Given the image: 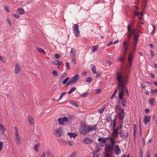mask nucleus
I'll return each mask as SVG.
<instances>
[{
    "label": "nucleus",
    "instance_id": "nucleus-15",
    "mask_svg": "<svg viewBox=\"0 0 157 157\" xmlns=\"http://www.w3.org/2000/svg\"><path fill=\"white\" fill-rule=\"evenodd\" d=\"M120 150L118 145H117L115 146L114 153L117 155H118L120 153Z\"/></svg>",
    "mask_w": 157,
    "mask_h": 157
},
{
    "label": "nucleus",
    "instance_id": "nucleus-12",
    "mask_svg": "<svg viewBox=\"0 0 157 157\" xmlns=\"http://www.w3.org/2000/svg\"><path fill=\"white\" fill-rule=\"evenodd\" d=\"M21 68L20 65L17 63L15 67V72L16 74H17L20 71Z\"/></svg>",
    "mask_w": 157,
    "mask_h": 157
},
{
    "label": "nucleus",
    "instance_id": "nucleus-26",
    "mask_svg": "<svg viewBox=\"0 0 157 157\" xmlns=\"http://www.w3.org/2000/svg\"><path fill=\"white\" fill-rule=\"evenodd\" d=\"M57 140H58L59 144L61 145H65L67 144V143L62 140L58 139Z\"/></svg>",
    "mask_w": 157,
    "mask_h": 157
},
{
    "label": "nucleus",
    "instance_id": "nucleus-43",
    "mask_svg": "<svg viewBox=\"0 0 157 157\" xmlns=\"http://www.w3.org/2000/svg\"><path fill=\"white\" fill-rule=\"evenodd\" d=\"M70 79V78L69 77H67L64 80V81L63 82V84H65Z\"/></svg>",
    "mask_w": 157,
    "mask_h": 157
},
{
    "label": "nucleus",
    "instance_id": "nucleus-6",
    "mask_svg": "<svg viewBox=\"0 0 157 157\" xmlns=\"http://www.w3.org/2000/svg\"><path fill=\"white\" fill-rule=\"evenodd\" d=\"M110 147V145L109 144H107L105 145L104 149L105 152L104 153L105 157H109L110 155L108 153L109 152V150Z\"/></svg>",
    "mask_w": 157,
    "mask_h": 157
},
{
    "label": "nucleus",
    "instance_id": "nucleus-8",
    "mask_svg": "<svg viewBox=\"0 0 157 157\" xmlns=\"http://www.w3.org/2000/svg\"><path fill=\"white\" fill-rule=\"evenodd\" d=\"M113 130V132L111 134V136L113 137L115 139L118 137V129L117 128L116 129H112Z\"/></svg>",
    "mask_w": 157,
    "mask_h": 157
},
{
    "label": "nucleus",
    "instance_id": "nucleus-44",
    "mask_svg": "<svg viewBox=\"0 0 157 157\" xmlns=\"http://www.w3.org/2000/svg\"><path fill=\"white\" fill-rule=\"evenodd\" d=\"M15 143L18 145L20 144L21 143V140L20 139H17V140H15Z\"/></svg>",
    "mask_w": 157,
    "mask_h": 157
},
{
    "label": "nucleus",
    "instance_id": "nucleus-50",
    "mask_svg": "<svg viewBox=\"0 0 157 157\" xmlns=\"http://www.w3.org/2000/svg\"><path fill=\"white\" fill-rule=\"evenodd\" d=\"M62 119L63 120V123L64 122H68V120L69 119L67 117H64L63 118H62Z\"/></svg>",
    "mask_w": 157,
    "mask_h": 157
},
{
    "label": "nucleus",
    "instance_id": "nucleus-29",
    "mask_svg": "<svg viewBox=\"0 0 157 157\" xmlns=\"http://www.w3.org/2000/svg\"><path fill=\"white\" fill-rule=\"evenodd\" d=\"M106 107L105 105H104L101 107V108L98 110V112L100 113H102L104 111Z\"/></svg>",
    "mask_w": 157,
    "mask_h": 157
},
{
    "label": "nucleus",
    "instance_id": "nucleus-62",
    "mask_svg": "<svg viewBox=\"0 0 157 157\" xmlns=\"http://www.w3.org/2000/svg\"><path fill=\"white\" fill-rule=\"evenodd\" d=\"M138 36L137 35H134V40L136 41H137L138 40Z\"/></svg>",
    "mask_w": 157,
    "mask_h": 157
},
{
    "label": "nucleus",
    "instance_id": "nucleus-33",
    "mask_svg": "<svg viewBox=\"0 0 157 157\" xmlns=\"http://www.w3.org/2000/svg\"><path fill=\"white\" fill-rule=\"evenodd\" d=\"M58 121L59 122V124L61 125H63L64 124L63 121L62 119V118H59L58 119Z\"/></svg>",
    "mask_w": 157,
    "mask_h": 157
},
{
    "label": "nucleus",
    "instance_id": "nucleus-13",
    "mask_svg": "<svg viewBox=\"0 0 157 157\" xmlns=\"http://www.w3.org/2000/svg\"><path fill=\"white\" fill-rule=\"evenodd\" d=\"M133 55L132 53H130L129 54V56L128 58V60L130 67L132 66V59Z\"/></svg>",
    "mask_w": 157,
    "mask_h": 157
},
{
    "label": "nucleus",
    "instance_id": "nucleus-37",
    "mask_svg": "<svg viewBox=\"0 0 157 157\" xmlns=\"http://www.w3.org/2000/svg\"><path fill=\"white\" fill-rule=\"evenodd\" d=\"M40 144H37L35 145L34 149L36 151H38V148Z\"/></svg>",
    "mask_w": 157,
    "mask_h": 157
},
{
    "label": "nucleus",
    "instance_id": "nucleus-63",
    "mask_svg": "<svg viewBox=\"0 0 157 157\" xmlns=\"http://www.w3.org/2000/svg\"><path fill=\"white\" fill-rule=\"evenodd\" d=\"M150 53L151 56V57L153 58L154 56V53L152 50H150Z\"/></svg>",
    "mask_w": 157,
    "mask_h": 157
},
{
    "label": "nucleus",
    "instance_id": "nucleus-47",
    "mask_svg": "<svg viewBox=\"0 0 157 157\" xmlns=\"http://www.w3.org/2000/svg\"><path fill=\"white\" fill-rule=\"evenodd\" d=\"M92 80V78L90 77L87 78L86 80V81L88 83H89L91 82Z\"/></svg>",
    "mask_w": 157,
    "mask_h": 157
},
{
    "label": "nucleus",
    "instance_id": "nucleus-51",
    "mask_svg": "<svg viewBox=\"0 0 157 157\" xmlns=\"http://www.w3.org/2000/svg\"><path fill=\"white\" fill-rule=\"evenodd\" d=\"M136 124H134V127H133V128H134V129H133V131H134L133 134H134V136H135L136 133Z\"/></svg>",
    "mask_w": 157,
    "mask_h": 157
},
{
    "label": "nucleus",
    "instance_id": "nucleus-10",
    "mask_svg": "<svg viewBox=\"0 0 157 157\" xmlns=\"http://www.w3.org/2000/svg\"><path fill=\"white\" fill-rule=\"evenodd\" d=\"M83 142L86 144H90L93 141L89 138H86L84 139Z\"/></svg>",
    "mask_w": 157,
    "mask_h": 157
},
{
    "label": "nucleus",
    "instance_id": "nucleus-17",
    "mask_svg": "<svg viewBox=\"0 0 157 157\" xmlns=\"http://www.w3.org/2000/svg\"><path fill=\"white\" fill-rule=\"evenodd\" d=\"M119 134L120 135V136L121 138L124 137L125 138H127L129 136V133L128 132L126 133L125 135H124V133L122 131L120 132Z\"/></svg>",
    "mask_w": 157,
    "mask_h": 157
},
{
    "label": "nucleus",
    "instance_id": "nucleus-30",
    "mask_svg": "<svg viewBox=\"0 0 157 157\" xmlns=\"http://www.w3.org/2000/svg\"><path fill=\"white\" fill-rule=\"evenodd\" d=\"M91 67L92 68V71L94 74L96 73V67L94 65L91 64Z\"/></svg>",
    "mask_w": 157,
    "mask_h": 157
},
{
    "label": "nucleus",
    "instance_id": "nucleus-57",
    "mask_svg": "<svg viewBox=\"0 0 157 157\" xmlns=\"http://www.w3.org/2000/svg\"><path fill=\"white\" fill-rule=\"evenodd\" d=\"M66 66L67 67V69H70V64L69 62H67L66 63Z\"/></svg>",
    "mask_w": 157,
    "mask_h": 157
},
{
    "label": "nucleus",
    "instance_id": "nucleus-48",
    "mask_svg": "<svg viewBox=\"0 0 157 157\" xmlns=\"http://www.w3.org/2000/svg\"><path fill=\"white\" fill-rule=\"evenodd\" d=\"M66 94V92H64L62 93L61 94V95L60 96V97H59V98L58 99V100H61L62 98L63 95H64Z\"/></svg>",
    "mask_w": 157,
    "mask_h": 157
},
{
    "label": "nucleus",
    "instance_id": "nucleus-19",
    "mask_svg": "<svg viewBox=\"0 0 157 157\" xmlns=\"http://www.w3.org/2000/svg\"><path fill=\"white\" fill-rule=\"evenodd\" d=\"M151 117H148L147 115H145L144 118V122L145 124L147 123V122H149L150 121Z\"/></svg>",
    "mask_w": 157,
    "mask_h": 157
},
{
    "label": "nucleus",
    "instance_id": "nucleus-24",
    "mask_svg": "<svg viewBox=\"0 0 157 157\" xmlns=\"http://www.w3.org/2000/svg\"><path fill=\"white\" fill-rule=\"evenodd\" d=\"M68 135L70 137H73L74 138L77 136V134L75 133L68 132Z\"/></svg>",
    "mask_w": 157,
    "mask_h": 157
},
{
    "label": "nucleus",
    "instance_id": "nucleus-56",
    "mask_svg": "<svg viewBox=\"0 0 157 157\" xmlns=\"http://www.w3.org/2000/svg\"><path fill=\"white\" fill-rule=\"evenodd\" d=\"M154 99L153 98H151L149 100V102L150 103V104H152L154 102Z\"/></svg>",
    "mask_w": 157,
    "mask_h": 157
},
{
    "label": "nucleus",
    "instance_id": "nucleus-40",
    "mask_svg": "<svg viewBox=\"0 0 157 157\" xmlns=\"http://www.w3.org/2000/svg\"><path fill=\"white\" fill-rule=\"evenodd\" d=\"M71 103L72 105L75 107H78V104L76 102L71 101Z\"/></svg>",
    "mask_w": 157,
    "mask_h": 157
},
{
    "label": "nucleus",
    "instance_id": "nucleus-1",
    "mask_svg": "<svg viewBox=\"0 0 157 157\" xmlns=\"http://www.w3.org/2000/svg\"><path fill=\"white\" fill-rule=\"evenodd\" d=\"M128 71L127 70L117 72L116 73V79L118 82V86L119 88V92H124V85L128 81L127 75Z\"/></svg>",
    "mask_w": 157,
    "mask_h": 157
},
{
    "label": "nucleus",
    "instance_id": "nucleus-58",
    "mask_svg": "<svg viewBox=\"0 0 157 157\" xmlns=\"http://www.w3.org/2000/svg\"><path fill=\"white\" fill-rule=\"evenodd\" d=\"M111 119V116H109L107 117L106 121V122H109L110 121Z\"/></svg>",
    "mask_w": 157,
    "mask_h": 157
},
{
    "label": "nucleus",
    "instance_id": "nucleus-14",
    "mask_svg": "<svg viewBox=\"0 0 157 157\" xmlns=\"http://www.w3.org/2000/svg\"><path fill=\"white\" fill-rule=\"evenodd\" d=\"M124 67V63H123V62L122 63V65L121 66H120V69H121V71H117V72H119V71H126V70H127L128 71V75H127V78H128V76L129 74V68H128L127 67H126L125 68V69H123V67Z\"/></svg>",
    "mask_w": 157,
    "mask_h": 157
},
{
    "label": "nucleus",
    "instance_id": "nucleus-54",
    "mask_svg": "<svg viewBox=\"0 0 157 157\" xmlns=\"http://www.w3.org/2000/svg\"><path fill=\"white\" fill-rule=\"evenodd\" d=\"M3 144L2 142L0 141V151H1L3 149Z\"/></svg>",
    "mask_w": 157,
    "mask_h": 157
},
{
    "label": "nucleus",
    "instance_id": "nucleus-45",
    "mask_svg": "<svg viewBox=\"0 0 157 157\" xmlns=\"http://www.w3.org/2000/svg\"><path fill=\"white\" fill-rule=\"evenodd\" d=\"M151 92L150 93H151L152 94H153L154 93H155V94H157V90L155 89V90H154L152 89H151Z\"/></svg>",
    "mask_w": 157,
    "mask_h": 157
},
{
    "label": "nucleus",
    "instance_id": "nucleus-23",
    "mask_svg": "<svg viewBox=\"0 0 157 157\" xmlns=\"http://www.w3.org/2000/svg\"><path fill=\"white\" fill-rule=\"evenodd\" d=\"M98 140L99 142H100L104 144H105L107 142L105 139V138L102 137H100L98 138Z\"/></svg>",
    "mask_w": 157,
    "mask_h": 157
},
{
    "label": "nucleus",
    "instance_id": "nucleus-36",
    "mask_svg": "<svg viewBox=\"0 0 157 157\" xmlns=\"http://www.w3.org/2000/svg\"><path fill=\"white\" fill-rule=\"evenodd\" d=\"M89 93L88 92L83 93L80 96V97L85 98L88 95Z\"/></svg>",
    "mask_w": 157,
    "mask_h": 157
},
{
    "label": "nucleus",
    "instance_id": "nucleus-55",
    "mask_svg": "<svg viewBox=\"0 0 157 157\" xmlns=\"http://www.w3.org/2000/svg\"><path fill=\"white\" fill-rule=\"evenodd\" d=\"M52 74L53 75L56 77L57 76V72L56 71H54L52 72Z\"/></svg>",
    "mask_w": 157,
    "mask_h": 157
},
{
    "label": "nucleus",
    "instance_id": "nucleus-25",
    "mask_svg": "<svg viewBox=\"0 0 157 157\" xmlns=\"http://www.w3.org/2000/svg\"><path fill=\"white\" fill-rule=\"evenodd\" d=\"M110 142L111 143V144L114 145V144L116 143V141L115 140V139L113 137L110 136Z\"/></svg>",
    "mask_w": 157,
    "mask_h": 157
},
{
    "label": "nucleus",
    "instance_id": "nucleus-27",
    "mask_svg": "<svg viewBox=\"0 0 157 157\" xmlns=\"http://www.w3.org/2000/svg\"><path fill=\"white\" fill-rule=\"evenodd\" d=\"M95 151H93V154L95 155L101 150V149L98 147H97L95 148Z\"/></svg>",
    "mask_w": 157,
    "mask_h": 157
},
{
    "label": "nucleus",
    "instance_id": "nucleus-7",
    "mask_svg": "<svg viewBox=\"0 0 157 157\" xmlns=\"http://www.w3.org/2000/svg\"><path fill=\"white\" fill-rule=\"evenodd\" d=\"M79 78V75L77 74L72 78L69 81L71 84H75L76 83Z\"/></svg>",
    "mask_w": 157,
    "mask_h": 157
},
{
    "label": "nucleus",
    "instance_id": "nucleus-49",
    "mask_svg": "<svg viewBox=\"0 0 157 157\" xmlns=\"http://www.w3.org/2000/svg\"><path fill=\"white\" fill-rule=\"evenodd\" d=\"M37 49L39 52H43V53L45 52V51L43 49L40 48L38 47V48H37Z\"/></svg>",
    "mask_w": 157,
    "mask_h": 157
},
{
    "label": "nucleus",
    "instance_id": "nucleus-34",
    "mask_svg": "<svg viewBox=\"0 0 157 157\" xmlns=\"http://www.w3.org/2000/svg\"><path fill=\"white\" fill-rule=\"evenodd\" d=\"M67 75V73H64L62 75V76L60 77L59 78V80H62L64 77H65Z\"/></svg>",
    "mask_w": 157,
    "mask_h": 157
},
{
    "label": "nucleus",
    "instance_id": "nucleus-64",
    "mask_svg": "<svg viewBox=\"0 0 157 157\" xmlns=\"http://www.w3.org/2000/svg\"><path fill=\"white\" fill-rule=\"evenodd\" d=\"M131 26L132 27H133L134 25L135 22L133 21L132 20L131 21Z\"/></svg>",
    "mask_w": 157,
    "mask_h": 157
},
{
    "label": "nucleus",
    "instance_id": "nucleus-59",
    "mask_svg": "<svg viewBox=\"0 0 157 157\" xmlns=\"http://www.w3.org/2000/svg\"><path fill=\"white\" fill-rule=\"evenodd\" d=\"M101 89H97L96 90V92H95V94H97L99 93L101 91Z\"/></svg>",
    "mask_w": 157,
    "mask_h": 157
},
{
    "label": "nucleus",
    "instance_id": "nucleus-11",
    "mask_svg": "<svg viewBox=\"0 0 157 157\" xmlns=\"http://www.w3.org/2000/svg\"><path fill=\"white\" fill-rule=\"evenodd\" d=\"M76 50L74 48H71V51L70 52V56L71 57H76Z\"/></svg>",
    "mask_w": 157,
    "mask_h": 157
},
{
    "label": "nucleus",
    "instance_id": "nucleus-21",
    "mask_svg": "<svg viewBox=\"0 0 157 157\" xmlns=\"http://www.w3.org/2000/svg\"><path fill=\"white\" fill-rule=\"evenodd\" d=\"M134 15L135 16H139L140 15L141 16V17H139V18L140 19H142V18L143 17V16L144 15L143 13L142 12H140V13L138 12H136L134 13Z\"/></svg>",
    "mask_w": 157,
    "mask_h": 157
},
{
    "label": "nucleus",
    "instance_id": "nucleus-42",
    "mask_svg": "<svg viewBox=\"0 0 157 157\" xmlns=\"http://www.w3.org/2000/svg\"><path fill=\"white\" fill-rule=\"evenodd\" d=\"M15 140H17L18 139H20V136L18 134V133L16 132V133H15Z\"/></svg>",
    "mask_w": 157,
    "mask_h": 157
},
{
    "label": "nucleus",
    "instance_id": "nucleus-52",
    "mask_svg": "<svg viewBox=\"0 0 157 157\" xmlns=\"http://www.w3.org/2000/svg\"><path fill=\"white\" fill-rule=\"evenodd\" d=\"M76 155V152H73L68 157H75Z\"/></svg>",
    "mask_w": 157,
    "mask_h": 157
},
{
    "label": "nucleus",
    "instance_id": "nucleus-4",
    "mask_svg": "<svg viewBox=\"0 0 157 157\" xmlns=\"http://www.w3.org/2000/svg\"><path fill=\"white\" fill-rule=\"evenodd\" d=\"M88 129H87L86 125L83 124L82 125L79 130V132L80 134L84 135H86L87 133Z\"/></svg>",
    "mask_w": 157,
    "mask_h": 157
},
{
    "label": "nucleus",
    "instance_id": "nucleus-39",
    "mask_svg": "<svg viewBox=\"0 0 157 157\" xmlns=\"http://www.w3.org/2000/svg\"><path fill=\"white\" fill-rule=\"evenodd\" d=\"M76 90L75 88V87H73L71 88V89L68 92V94H70L71 93H72L74 91Z\"/></svg>",
    "mask_w": 157,
    "mask_h": 157
},
{
    "label": "nucleus",
    "instance_id": "nucleus-5",
    "mask_svg": "<svg viewBox=\"0 0 157 157\" xmlns=\"http://www.w3.org/2000/svg\"><path fill=\"white\" fill-rule=\"evenodd\" d=\"M73 30L75 37H79V31L78 26L77 24L74 25L72 27Z\"/></svg>",
    "mask_w": 157,
    "mask_h": 157
},
{
    "label": "nucleus",
    "instance_id": "nucleus-38",
    "mask_svg": "<svg viewBox=\"0 0 157 157\" xmlns=\"http://www.w3.org/2000/svg\"><path fill=\"white\" fill-rule=\"evenodd\" d=\"M147 1V0H144V1H143V2L142 6L144 7V8H145L146 6Z\"/></svg>",
    "mask_w": 157,
    "mask_h": 157
},
{
    "label": "nucleus",
    "instance_id": "nucleus-2",
    "mask_svg": "<svg viewBox=\"0 0 157 157\" xmlns=\"http://www.w3.org/2000/svg\"><path fill=\"white\" fill-rule=\"evenodd\" d=\"M127 29L128 31L127 37L128 38V40L127 42L126 40H124L123 42V50L124 52H126L128 51L129 47H130L129 41L130 38L132 35V31L131 30V27L130 25H128Z\"/></svg>",
    "mask_w": 157,
    "mask_h": 157
},
{
    "label": "nucleus",
    "instance_id": "nucleus-53",
    "mask_svg": "<svg viewBox=\"0 0 157 157\" xmlns=\"http://www.w3.org/2000/svg\"><path fill=\"white\" fill-rule=\"evenodd\" d=\"M116 125V120L115 119L114 120L113 122V128L112 129H116V128H115Z\"/></svg>",
    "mask_w": 157,
    "mask_h": 157
},
{
    "label": "nucleus",
    "instance_id": "nucleus-9",
    "mask_svg": "<svg viewBox=\"0 0 157 157\" xmlns=\"http://www.w3.org/2000/svg\"><path fill=\"white\" fill-rule=\"evenodd\" d=\"M120 113L119 114L120 120H123L124 117V113L123 109H119Z\"/></svg>",
    "mask_w": 157,
    "mask_h": 157
},
{
    "label": "nucleus",
    "instance_id": "nucleus-46",
    "mask_svg": "<svg viewBox=\"0 0 157 157\" xmlns=\"http://www.w3.org/2000/svg\"><path fill=\"white\" fill-rule=\"evenodd\" d=\"M152 26L153 27V31H152V32H151V34L152 35H153L154 34L155 31V30L156 29V28H155V26L154 25H152Z\"/></svg>",
    "mask_w": 157,
    "mask_h": 157
},
{
    "label": "nucleus",
    "instance_id": "nucleus-16",
    "mask_svg": "<svg viewBox=\"0 0 157 157\" xmlns=\"http://www.w3.org/2000/svg\"><path fill=\"white\" fill-rule=\"evenodd\" d=\"M97 124H95L94 126H87V129L88 131V132H90L92 130H95L97 129V128L96 127Z\"/></svg>",
    "mask_w": 157,
    "mask_h": 157
},
{
    "label": "nucleus",
    "instance_id": "nucleus-35",
    "mask_svg": "<svg viewBox=\"0 0 157 157\" xmlns=\"http://www.w3.org/2000/svg\"><path fill=\"white\" fill-rule=\"evenodd\" d=\"M98 48V47L97 45L94 46L92 47L91 50L92 51H95L97 50Z\"/></svg>",
    "mask_w": 157,
    "mask_h": 157
},
{
    "label": "nucleus",
    "instance_id": "nucleus-61",
    "mask_svg": "<svg viewBox=\"0 0 157 157\" xmlns=\"http://www.w3.org/2000/svg\"><path fill=\"white\" fill-rule=\"evenodd\" d=\"M54 56L56 59H59L60 57V56L58 54H56Z\"/></svg>",
    "mask_w": 157,
    "mask_h": 157
},
{
    "label": "nucleus",
    "instance_id": "nucleus-3",
    "mask_svg": "<svg viewBox=\"0 0 157 157\" xmlns=\"http://www.w3.org/2000/svg\"><path fill=\"white\" fill-rule=\"evenodd\" d=\"M62 127H59L57 130L55 129L53 133L57 137H59L63 134Z\"/></svg>",
    "mask_w": 157,
    "mask_h": 157
},
{
    "label": "nucleus",
    "instance_id": "nucleus-60",
    "mask_svg": "<svg viewBox=\"0 0 157 157\" xmlns=\"http://www.w3.org/2000/svg\"><path fill=\"white\" fill-rule=\"evenodd\" d=\"M13 16L15 17L16 18H19L20 17V16L17 14H14L13 15Z\"/></svg>",
    "mask_w": 157,
    "mask_h": 157
},
{
    "label": "nucleus",
    "instance_id": "nucleus-32",
    "mask_svg": "<svg viewBox=\"0 0 157 157\" xmlns=\"http://www.w3.org/2000/svg\"><path fill=\"white\" fill-rule=\"evenodd\" d=\"M53 63L56 65H60L61 64V62H60L59 60H55L53 62Z\"/></svg>",
    "mask_w": 157,
    "mask_h": 157
},
{
    "label": "nucleus",
    "instance_id": "nucleus-41",
    "mask_svg": "<svg viewBox=\"0 0 157 157\" xmlns=\"http://www.w3.org/2000/svg\"><path fill=\"white\" fill-rule=\"evenodd\" d=\"M46 155L48 157H51L52 156V153L50 151H48L46 153Z\"/></svg>",
    "mask_w": 157,
    "mask_h": 157
},
{
    "label": "nucleus",
    "instance_id": "nucleus-18",
    "mask_svg": "<svg viewBox=\"0 0 157 157\" xmlns=\"http://www.w3.org/2000/svg\"><path fill=\"white\" fill-rule=\"evenodd\" d=\"M17 12L20 15H22L24 13L25 11L22 8H20L17 10Z\"/></svg>",
    "mask_w": 157,
    "mask_h": 157
},
{
    "label": "nucleus",
    "instance_id": "nucleus-28",
    "mask_svg": "<svg viewBox=\"0 0 157 157\" xmlns=\"http://www.w3.org/2000/svg\"><path fill=\"white\" fill-rule=\"evenodd\" d=\"M123 93H122V92H119L118 97L119 100L124 98Z\"/></svg>",
    "mask_w": 157,
    "mask_h": 157
},
{
    "label": "nucleus",
    "instance_id": "nucleus-20",
    "mask_svg": "<svg viewBox=\"0 0 157 157\" xmlns=\"http://www.w3.org/2000/svg\"><path fill=\"white\" fill-rule=\"evenodd\" d=\"M28 119L29 121V122L30 124L31 125H33L34 124V121L33 118L30 116L28 117Z\"/></svg>",
    "mask_w": 157,
    "mask_h": 157
},
{
    "label": "nucleus",
    "instance_id": "nucleus-31",
    "mask_svg": "<svg viewBox=\"0 0 157 157\" xmlns=\"http://www.w3.org/2000/svg\"><path fill=\"white\" fill-rule=\"evenodd\" d=\"M120 100H121V103L122 105L123 106L125 107L126 105V99L125 98H123L122 99H121Z\"/></svg>",
    "mask_w": 157,
    "mask_h": 157
},
{
    "label": "nucleus",
    "instance_id": "nucleus-22",
    "mask_svg": "<svg viewBox=\"0 0 157 157\" xmlns=\"http://www.w3.org/2000/svg\"><path fill=\"white\" fill-rule=\"evenodd\" d=\"M0 130L2 131V134L3 135L6 130V128L3 125L0 124Z\"/></svg>",
    "mask_w": 157,
    "mask_h": 157
}]
</instances>
